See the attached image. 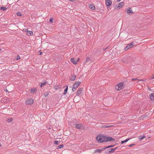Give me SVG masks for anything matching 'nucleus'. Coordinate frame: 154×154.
I'll list each match as a JSON object with an SVG mask.
<instances>
[{
	"mask_svg": "<svg viewBox=\"0 0 154 154\" xmlns=\"http://www.w3.org/2000/svg\"><path fill=\"white\" fill-rule=\"evenodd\" d=\"M103 137L104 141L105 142L114 141L115 140L112 137L107 136L104 135Z\"/></svg>",
	"mask_w": 154,
	"mask_h": 154,
	"instance_id": "1",
	"label": "nucleus"
},
{
	"mask_svg": "<svg viewBox=\"0 0 154 154\" xmlns=\"http://www.w3.org/2000/svg\"><path fill=\"white\" fill-rule=\"evenodd\" d=\"M104 136V135H100L99 136L97 137H96L97 140L99 142L102 143L103 142H104L103 138Z\"/></svg>",
	"mask_w": 154,
	"mask_h": 154,
	"instance_id": "2",
	"label": "nucleus"
},
{
	"mask_svg": "<svg viewBox=\"0 0 154 154\" xmlns=\"http://www.w3.org/2000/svg\"><path fill=\"white\" fill-rule=\"evenodd\" d=\"M124 5V3L123 2H121L118 5H115L114 7V8L115 9H119Z\"/></svg>",
	"mask_w": 154,
	"mask_h": 154,
	"instance_id": "3",
	"label": "nucleus"
},
{
	"mask_svg": "<svg viewBox=\"0 0 154 154\" xmlns=\"http://www.w3.org/2000/svg\"><path fill=\"white\" fill-rule=\"evenodd\" d=\"M103 124L101 123L100 124V125H99V126L100 128H107L111 127L112 126V125H109L110 124L109 123H107L106 124V125H103Z\"/></svg>",
	"mask_w": 154,
	"mask_h": 154,
	"instance_id": "4",
	"label": "nucleus"
},
{
	"mask_svg": "<svg viewBox=\"0 0 154 154\" xmlns=\"http://www.w3.org/2000/svg\"><path fill=\"white\" fill-rule=\"evenodd\" d=\"M75 127L76 128L78 129H83L84 128V127L83 125L81 123L75 124Z\"/></svg>",
	"mask_w": 154,
	"mask_h": 154,
	"instance_id": "5",
	"label": "nucleus"
},
{
	"mask_svg": "<svg viewBox=\"0 0 154 154\" xmlns=\"http://www.w3.org/2000/svg\"><path fill=\"white\" fill-rule=\"evenodd\" d=\"M33 102L34 101L32 99H29L26 101V103L27 105H31L33 104Z\"/></svg>",
	"mask_w": 154,
	"mask_h": 154,
	"instance_id": "6",
	"label": "nucleus"
},
{
	"mask_svg": "<svg viewBox=\"0 0 154 154\" xmlns=\"http://www.w3.org/2000/svg\"><path fill=\"white\" fill-rule=\"evenodd\" d=\"M83 90V88H81L79 89L76 93V95L79 96L82 93V91Z\"/></svg>",
	"mask_w": 154,
	"mask_h": 154,
	"instance_id": "7",
	"label": "nucleus"
},
{
	"mask_svg": "<svg viewBox=\"0 0 154 154\" xmlns=\"http://www.w3.org/2000/svg\"><path fill=\"white\" fill-rule=\"evenodd\" d=\"M81 83V82H75V83L73 84L72 86L74 87L76 89Z\"/></svg>",
	"mask_w": 154,
	"mask_h": 154,
	"instance_id": "8",
	"label": "nucleus"
},
{
	"mask_svg": "<svg viewBox=\"0 0 154 154\" xmlns=\"http://www.w3.org/2000/svg\"><path fill=\"white\" fill-rule=\"evenodd\" d=\"M114 152V149H107L106 151V154L108 153H112Z\"/></svg>",
	"mask_w": 154,
	"mask_h": 154,
	"instance_id": "9",
	"label": "nucleus"
},
{
	"mask_svg": "<svg viewBox=\"0 0 154 154\" xmlns=\"http://www.w3.org/2000/svg\"><path fill=\"white\" fill-rule=\"evenodd\" d=\"M105 3L107 6H110L112 4V2L111 0H106Z\"/></svg>",
	"mask_w": 154,
	"mask_h": 154,
	"instance_id": "10",
	"label": "nucleus"
},
{
	"mask_svg": "<svg viewBox=\"0 0 154 154\" xmlns=\"http://www.w3.org/2000/svg\"><path fill=\"white\" fill-rule=\"evenodd\" d=\"M118 86L119 87V88H120V89L121 90V89H122L123 88H124V85L123 82H121L119 83L118 84Z\"/></svg>",
	"mask_w": 154,
	"mask_h": 154,
	"instance_id": "11",
	"label": "nucleus"
},
{
	"mask_svg": "<svg viewBox=\"0 0 154 154\" xmlns=\"http://www.w3.org/2000/svg\"><path fill=\"white\" fill-rule=\"evenodd\" d=\"M149 97L151 100H153L154 99V93L151 94L149 95Z\"/></svg>",
	"mask_w": 154,
	"mask_h": 154,
	"instance_id": "12",
	"label": "nucleus"
},
{
	"mask_svg": "<svg viewBox=\"0 0 154 154\" xmlns=\"http://www.w3.org/2000/svg\"><path fill=\"white\" fill-rule=\"evenodd\" d=\"M71 61L72 63L75 65L76 64L77 62V61L75 60L74 58H71Z\"/></svg>",
	"mask_w": 154,
	"mask_h": 154,
	"instance_id": "13",
	"label": "nucleus"
},
{
	"mask_svg": "<svg viewBox=\"0 0 154 154\" xmlns=\"http://www.w3.org/2000/svg\"><path fill=\"white\" fill-rule=\"evenodd\" d=\"M27 29V34L28 35H33V32L32 31H28Z\"/></svg>",
	"mask_w": 154,
	"mask_h": 154,
	"instance_id": "14",
	"label": "nucleus"
},
{
	"mask_svg": "<svg viewBox=\"0 0 154 154\" xmlns=\"http://www.w3.org/2000/svg\"><path fill=\"white\" fill-rule=\"evenodd\" d=\"M76 78V76L75 75H73L71 76V78L70 80L71 81H74L75 80Z\"/></svg>",
	"mask_w": 154,
	"mask_h": 154,
	"instance_id": "15",
	"label": "nucleus"
},
{
	"mask_svg": "<svg viewBox=\"0 0 154 154\" xmlns=\"http://www.w3.org/2000/svg\"><path fill=\"white\" fill-rule=\"evenodd\" d=\"M130 48H131V47L130 46V44H129L125 47V51H127Z\"/></svg>",
	"mask_w": 154,
	"mask_h": 154,
	"instance_id": "16",
	"label": "nucleus"
},
{
	"mask_svg": "<svg viewBox=\"0 0 154 154\" xmlns=\"http://www.w3.org/2000/svg\"><path fill=\"white\" fill-rule=\"evenodd\" d=\"M89 8L90 9L92 10H94L95 9V7L92 4H91L89 5Z\"/></svg>",
	"mask_w": 154,
	"mask_h": 154,
	"instance_id": "17",
	"label": "nucleus"
},
{
	"mask_svg": "<svg viewBox=\"0 0 154 154\" xmlns=\"http://www.w3.org/2000/svg\"><path fill=\"white\" fill-rule=\"evenodd\" d=\"M127 13L128 14L130 13H134L132 12L131 9L130 8H129V9L127 10Z\"/></svg>",
	"mask_w": 154,
	"mask_h": 154,
	"instance_id": "18",
	"label": "nucleus"
},
{
	"mask_svg": "<svg viewBox=\"0 0 154 154\" xmlns=\"http://www.w3.org/2000/svg\"><path fill=\"white\" fill-rule=\"evenodd\" d=\"M130 138H128V139H126L125 140H123V141H121V144H123V143H125V142H127L129 140H130Z\"/></svg>",
	"mask_w": 154,
	"mask_h": 154,
	"instance_id": "19",
	"label": "nucleus"
},
{
	"mask_svg": "<svg viewBox=\"0 0 154 154\" xmlns=\"http://www.w3.org/2000/svg\"><path fill=\"white\" fill-rule=\"evenodd\" d=\"M68 89V86H67L66 88L64 90V92L63 93V94L64 95L66 94L67 93Z\"/></svg>",
	"mask_w": 154,
	"mask_h": 154,
	"instance_id": "20",
	"label": "nucleus"
},
{
	"mask_svg": "<svg viewBox=\"0 0 154 154\" xmlns=\"http://www.w3.org/2000/svg\"><path fill=\"white\" fill-rule=\"evenodd\" d=\"M91 61V60L90 58L89 57H87L85 60V63H87L88 62H90Z\"/></svg>",
	"mask_w": 154,
	"mask_h": 154,
	"instance_id": "21",
	"label": "nucleus"
},
{
	"mask_svg": "<svg viewBox=\"0 0 154 154\" xmlns=\"http://www.w3.org/2000/svg\"><path fill=\"white\" fill-rule=\"evenodd\" d=\"M145 137H146L145 136L143 135L139 136V138L141 140L145 138Z\"/></svg>",
	"mask_w": 154,
	"mask_h": 154,
	"instance_id": "22",
	"label": "nucleus"
},
{
	"mask_svg": "<svg viewBox=\"0 0 154 154\" xmlns=\"http://www.w3.org/2000/svg\"><path fill=\"white\" fill-rule=\"evenodd\" d=\"M36 91V89L35 88H32L31 90V93H33Z\"/></svg>",
	"mask_w": 154,
	"mask_h": 154,
	"instance_id": "23",
	"label": "nucleus"
},
{
	"mask_svg": "<svg viewBox=\"0 0 154 154\" xmlns=\"http://www.w3.org/2000/svg\"><path fill=\"white\" fill-rule=\"evenodd\" d=\"M13 119L12 118L8 119L7 120V122L8 123H11L12 122Z\"/></svg>",
	"mask_w": 154,
	"mask_h": 154,
	"instance_id": "24",
	"label": "nucleus"
},
{
	"mask_svg": "<svg viewBox=\"0 0 154 154\" xmlns=\"http://www.w3.org/2000/svg\"><path fill=\"white\" fill-rule=\"evenodd\" d=\"M7 9V8L5 7H1L0 8V9L2 10L3 11H4L6 10Z\"/></svg>",
	"mask_w": 154,
	"mask_h": 154,
	"instance_id": "25",
	"label": "nucleus"
},
{
	"mask_svg": "<svg viewBox=\"0 0 154 154\" xmlns=\"http://www.w3.org/2000/svg\"><path fill=\"white\" fill-rule=\"evenodd\" d=\"M101 152L100 150V149H96L94 151L95 152Z\"/></svg>",
	"mask_w": 154,
	"mask_h": 154,
	"instance_id": "26",
	"label": "nucleus"
},
{
	"mask_svg": "<svg viewBox=\"0 0 154 154\" xmlns=\"http://www.w3.org/2000/svg\"><path fill=\"white\" fill-rule=\"evenodd\" d=\"M115 88L116 89L118 90V91L120 90V88H119V87L118 86V85L116 86Z\"/></svg>",
	"mask_w": 154,
	"mask_h": 154,
	"instance_id": "27",
	"label": "nucleus"
},
{
	"mask_svg": "<svg viewBox=\"0 0 154 154\" xmlns=\"http://www.w3.org/2000/svg\"><path fill=\"white\" fill-rule=\"evenodd\" d=\"M114 146V145H109V146H107L106 147V148L107 149V148H111V147H113Z\"/></svg>",
	"mask_w": 154,
	"mask_h": 154,
	"instance_id": "28",
	"label": "nucleus"
},
{
	"mask_svg": "<svg viewBox=\"0 0 154 154\" xmlns=\"http://www.w3.org/2000/svg\"><path fill=\"white\" fill-rule=\"evenodd\" d=\"M17 16H22V14L20 12H18L17 13Z\"/></svg>",
	"mask_w": 154,
	"mask_h": 154,
	"instance_id": "29",
	"label": "nucleus"
},
{
	"mask_svg": "<svg viewBox=\"0 0 154 154\" xmlns=\"http://www.w3.org/2000/svg\"><path fill=\"white\" fill-rule=\"evenodd\" d=\"M134 42H132L130 44V45L131 48H132V47H133L134 46Z\"/></svg>",
	"mask_w": 154,
	"mask_h": 154,
	"instance_id": "30",
	"label": "nucleus"
},
{
	"mask_svg": "<svg viewBox=\"0 0 154 154\" xmlns=\"http://www.w3.org/2000/svg\"><path fill=\"white\" fill-rule=\"evenodd\" d=\"M46 82H44V83H42L41 84V85H40L41 87H42L43 86H44L46 84Z\"/></svg>",
	"mask_w": 154,
	"mask_h": 154,
	"instance_id": "31",
	"label": "nucleus"
},
{
	"mask_svg": "<svg viewBox=\"0 0 154 154\" xmlns=\"http://www.w3.org/2000/svg\"><path fill=\"white\" fill-rule=\"evenodd\" d=\"M63 147V146L62 144L60 145V146H58V149H60V148H62Z\"/></svg>",
	"mask_w": 154,
	"mask_h": 154,
	"instance_id": "32",
	"label": "nucleus"
},
{
	"mask_svg": "<svg viewBox=\"0 0 154 154\" xmlns=\"http://www.w3.org/2000/svg\"><path fill=\"white\" fill-rule=\"evenodd\" d=\"M59 144V142L58 141L55 140L54 142V144L56 145H58Z\"/></svg>",
	"mask_w": 154,
	"mask_h": 154,
	"instance_id": "33",
	"label": "nucleus"
},
{
	"mask_svg": "<svg viewBox=\"0 0 154 154\" xmlns=\"http://www.w3.org/2000/svg\"><path fill=\"white\" fill-rule=\"evenodd\" d=\"M106 147H104L103 148H102V149H100V151L101 152V151H103L104 150H105L106 149Z\"/></svg>",
	"mask_w": 154,
	"mask_h": 154,
	"instance_id": "34",
	"label": "nucleus"
},
{
	"mask_svg": "<svg viewBox=\"0 0 154 154\" xmlns=\"http://www.w3.org/2000/svg\"><path fill=\"white\" fill-rule=\"evenodd\" d=\"M72 90L73 91V92L75 91L76 90V89L74 87H73V86H72Z\"/></svg>",
	"mask_w": 154,
	"mask_h": 154,
	"instance_id": "35",
	"label": "nucleus"
},
{
	"mask_svg": "<svg viewBox=\"0 0 154 154\" xmlns=\"http://www.w3.org/2000/svg\"><path fill=\"white\" fill-rule=\"evenodd\" d=\"M48 94V92H45L44 94V96H45V97H47Z\"/></svg>",
	"mask_w": 154,
	"mask_h": 154,
	"instance_id": "36",
	"label": "nucleus"
},
{
	"mask_svg": "<svg viewBox=\"0 0 154 154\" xmlns=\"http://www.w3.org/2000/svg\"><path fill=\"white\" fill-rule=\"evenodd\" d=\"M20 59V57L19 55H17V57L16 59V60H18Z\"/></svg>",
	"mask_w": 154,
	"mask_h": 154,
	"instance_id": "37",
	"label": "nucleus"
},
{
	"mask_svg": "<svg viewBox=\"0 0 154 154\" xmlns=\"http://www.w3.org/2000/svg\"><path fill=\"white\" fill-rule=\"evenodd\" d=\"M135 145V144H130V145H129L128 146H129V147H132V146H133L134 145Z\"/></svg>",
	"mask_w": 154,
	"mask_h": 154,
	"instance_id": "38",
	"label": "nucleus"
},
{
	"mask_svg": "<svg viewBox=\"0 0 154 154\" xmlns=\"http://www.w3.org/2000/svg\"><path fill=\"white\" fill-rule=\"evenodd\" d=\"M49 21L51 23H52L53 21V19L52 18H51L49 20Z\"/></svg>",
	"mask_w": 154,
	"mask_h": 154,
	"instance_id": "39",
	"label": "nucleus"
},
{
	"mask_svg": "<svg viewBox=\"0 0 154 154\" xmlns=\"http://www.w3.org/2000/svg\"><path fill=\"white\" fill-rule=\"evenodd\" d=\"M150 79H154V74L152 76V77H151Z\"/></svg>",
	"mask_w": 154,
	"mask_h": 154,
	"instance_id": "40",
	"label": "nucleus"
},
{
	"mask_svg": "<svg viewBox=\"0 0 154 154\" xmlns=\"http://www.w3.org/2000/svg\"><path fill=\"white\" fill-rule=\"evenodd\" d=\"M147 116H148L147 115H144L142 117H143V118H145Z\"/></svg>",
	"mask_w": 154,
	"mask_h": 154,
	"instance_id": "41",
	"label": "nucleus"
},
{
	"mask_svg": "<svg viewBox=\"0 0 154 154\" xmlns=\"http://www.w3.org/2000/svg\"><path fill=\"white\" fill-rule=\"evenodd\" d=\"M137 80H138V79H137V78H136V79H132L131 80L132 81H134Z\"/></svg>",
	"mask_w": 154,
	"mask_h": 154,
	"instance_id": "42",
	"label": "nucleus"
},
{
	"mask_svg": "<svg viewBox=\"0 0 154 154\" xmlns=\"http://www.w3.org/2000/svg\"><path fill=\"white\" fill-rule=\"evenodd\" d=\"M108 47H106V48H103V51H106L108 48Z\"/></svg>",
	"mask_w": 154,
	"mask_h": 154,
	"instance_id": "43",
	"label": "nucleus"
},
{
	"mask_svg": "<svg viewBox=\"0 0 154 154\" xmlns=\"http://www.w3.org/2000/svg\"><path fill=\"white\" fill-rule=\"evenodd\" d=\"M119 147H117L115 148H113V149H114V151L117 149Z\"/></svg>",
	"mask_w": 154,
	"mask_h": 154,
	"instance_id": "44",
	"label": "nucleus"
},
{
	"mask_svg": "<svg viewBox=\"0 0 154 154\" xmlns=\"http://www.w3.org/2000/svg\"><path fill=\"white\" fill-rule=\"evenodd\" d=\"M69 0L71 2H73L75 1V0Z\"/></svg>",
	"mask_w": 154,
	"mask_h": 154,
	"instance_id": "45",
	"label": "nucleus"
},
{
	"mask_svg": "<svg viewBox=\"0 0 154 154\" xmlns=\"http://www.w3.org/2000/svg\"><path fill=\"white\" fill-rule=\"evenodd\" d=\"M144 80L143 79H140V80H139V81H144Z\"/></svg>",
	"mask_w": 154,
	"mask_h": 154,
	"instance_id": "46",
	"label": "nucleus"
},
{
	"mask_svg": "<svg viewBox=\"0 0 154 154\" xmlns=\"http://www.w3.org/2000/svg\"><path fill=\"white\" fill-rule=\"evenodd\" d=\"M42 52H41L40 54H39L40 55H42Z\"/></svg>",
	"mask_w": 154,
	"mask_h": 154,
	"instance_id": "47",
	"label": "nucleus"
},
{
	"mask_svg": "<svg viewBox=\"0 0 154 154\" xmlns=\"http://www.w3.org/2000/svg\"><path fill=\"white\" fill-rule=\"evenodd\" d=\"M117 144V143H115V144H114V145H114V146H116V145Z\"/></svg>",
	"mask_w": 154,
	"mask_h": 154,
	"instance_id": "48",
	"label": "nucleus"
},
{
	"mask_svg": "<svg viewBox=\"0 0 154 154\" xmlns=\"http://www.w3.org/2000/svg\"><path fill=\"white\" fill-rule=\"evenodd\" d=\"M79 60V58H78L77 60L76 61H77Z\"/></svg>",
	"mask_w": 154,
	"mask_h": 154,
	"instance_id": "49",
	"label": "nucleus"
},
{
	"mask_svg": "<svg viewBox=\"0 0 154 154\" xmlns=\"http://www.w3.org/2000/svg\"><path fill=\"white\" fill-rule=\"evenodd\" d=\"M148 90H150V91L151 90V89L150 88H148Z\"/></svg>",
	"mask_w": 154,
	"mask_h": 154,
	"instance_id": "50",
	"label": "nucleus"
},
{
	"mask_svg": "<svg viewBox=\"0 0 154 154\" xmlns=\"http://www.w3.org/2000/svg\"><path fill=\"white\" fill-rule=\"evenodd\" d=\"M2 146L1 143H0V147Z\"/></svg>",
	"mask_w": 154,
	"mask_h": 154,
	"instance_id": "51",
	"label": "nucleus"
},
{
	"mask_svg": "<svg viewBox=\"0 0 154 154\" xmlns=\"http://www.w3.org/2000/svg\"><path fill=\"white\" fill-rule=\"evenodd\" d=\"M6 91H7V90L6 89Z\"/></svg>",
	"mask_w": 154,
	"mask_h": 154,
	"instance_id": "52",
	"label": "nucleus"
},
{
	"mask_svg": "<svg viewBox=\"0 0 154 154\" xmlns=\"http://www.w3.org/2000/svg\"><path fill=\"white\" fill-rule=\"evenodd\" d=\"M6 91H7V90L6 89Z\"/></svg>",
	"mask_w": 154,
	"mask_h": 154,
	"instance_id": "53",
	"label": "nucleus"
},
{
	"mask_svg": "<svg viewBox=\"0 0 154 154\" xmlns=\"http://www.w3.org/2000/svg\"><path fill=\"white\" fill-rule=\"evenodd\" d=\"M1 51V49L0 48V51Z\"/></svg>",
	"mask_w": 154,
	"mask_h": 154,
	"instance_id": "54",
	"label": "nucleus"
}]
</instances>
